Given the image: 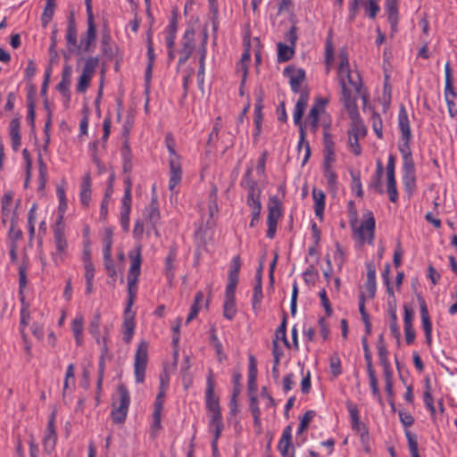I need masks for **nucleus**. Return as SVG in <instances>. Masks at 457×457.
<instances>
[{"instance_id": "1", "label": "nucleus", "mask_w": 457, "mask_h": 457, "mask_svg": "<svg viewBox=\"0 0 457 457\" xmlns=\"http://www.w3.org/2000/svg\"><path fill=\"white\" fill-rule=\"evenodd\" d=\"M309 100V93L306 89H303L299 96V98L295 104V111H294V122L299 128L300 138L298 142V152L300 153L303 148H304V156L303 159V165H304L311 156V147L309 142L305 140V130L304 125L302 122V118L303 116L304 111L307 107Z\"/></svg>"}, {"instance_id": "2", "label": "nucleus", "mask_w": 457, "mask_h": 457, "mask_svg": "<svg viewBox=\"0 0 457 457\" xmlns=\"http://www.w3.org/2000/svg\"><path fill=\"white\" fill-rule=\"evenodd\" d=\"M118 397L112 396L111 416L115 424H122L126 420L129 407L130 404L129 392L124 384H120L117 387Z\"/></svg>"}, {"instance_id": "3", "label": "nucleus", "mask_w": 457, "mask_h": 457, "mask_svg": "<svg viewBox=\"0 0 457 457\" xmlns=\"http://www.w3.org/2000/svg\"><path fill=\"white\" fill-rule=\"evenodd\" d=\"M215 381L212 370H209L206 378L205 403L208 412L209 421L221 420V411L219 403V397L215 395Z\"/></svg>"}, {"instance_id": "4", "label": "nucleus", "mask_w": 457, "mask_h": 457, "mask_svg": "<svg viewBox=\"0 0 457 457\" xmlns=\"http://www.w3.org/2000/svg\"><path fill=\"white\" fill-rule=\"evenodd\" d=\"M148 362V344L141 341L135 354L134 373L137 383L145 381V370Z\"/></svg>"}, {"instance_id": "5", "label": "nucleus", "mask_w": 457, "mask_h": 457, "mask_svg": "<svg viewBox=\"0 0 457 457\" xmlns=\"http://www.w3.org/2000/svg\"><path fill=\"white\" fill-rule=\"evenodd\" d=\"M267 217V237L272 239L275 237L278 226V220L281 216V203L277 196H271L268 204Z\"/></svg>"}, {"instance_id": "6", "label": "nucleus", "mask_w": 457, "mask_h": 457, "mask_svg": "<svg viewBox=\"0 0 457 457\" xmlns=\"http://www.w3.org/2000/svg\"><path fill=\"white\" fill-rule=\"evenodd\" d=\"M195 30L193 28H188L184 32V35L180 41L179 58L178 61L179 66H181L187 62L190 58L193 51L195 49Z\"/></svg>"}, {"instance_id": "7", "label": "nucleus", "mask_w": 457, "mask_h": 457, "mask_svg": "<svg viewBox=\"0 0 457 457\" xmlns=\"http://www.w3.org/2000/svg\"><path fill=\"white\" fill-rule=\"evenodd\" d=\"M99 60L97 57H89L83 67L82 73L79 79L77 85V91L84 93L89 87L91 79L98 65Z\"/></svg>"}, {"instance_id": "8", "label": "nucleus", "mask_w": 457, "mask_h": 457, "mask_svg": "<svg viewBox=\"0 0 457 457\" xmlns=\"http://www.w3.org/2000/svg\"><path fill=\"white\" fill-rule=\"evenodd\" d=\"M339 83L342 87V93L344 89L351 91L347 84L352 87L354 90V94L361 95L362 82L360 74L357 71L347 70L345 73H338Z\"/></svg>"}, {"instance_id": "9", "label": "nucleus", "mask_w": 457, "mask_h": 457, "mask_svg": "<svg viewBox=\"0 0 457 457\" xmlns=\"http://www.w3.org/2000/svg\"><path fill=\"white\" fill-rule=\"evenodd\" d=\"M359 96H361L363 103L365 104L367 102V96L364 94L361 93V95H353L352 91H346L345 89H344V92L342 94L341 99L344 103L345 108L346 109L349 114L351 120L356 121L358 119H361L358 112V106L356 104V99Z\"/></svg>"}, {"instance_id": "10", "label": "nucleus", "mask_w": 457, "mask_h": 457, "mask_svg": "<svg viewBox=\"0 0 457 457\" xmlns=\"http://www.w3.org/2000/svg\"><path fill=\"white\" fill-rule=\"evenodd\" d=\"M208 29L204 27L201 33V42L199 45L200 59L197 71V81L200 89L203 88L204 81L205 58L207 54Z\"/></svg>"}, {"instance_id": "11", "label": "nucleus", "mask_w": 457, "mask_h": 457, "mask_svg": "<svg viewBox=\"0 0 457 457\" xmlns=\"http://www.w3.org/2000/svg\"><path fill=\"white\" fill-rule=\"evenodd\" d=\"M284 74L289 78V83L290 87L293 92L299 93L301 95V92L303 89H300V87L302 83L305 79V71L303 69H296L294 66H287L284 70Z\"/></svg>"}, {"instance_id": "12", "label": "nucleus", "mask_w": 457, "mask_h": 457, "mask_svg": "<svg viewBox=\"0 0 457 457\" xmlns=\"http://www.w3.org/2000/svg\"><path fill=\"white\" fill-rule=\"evenodd\" d=\"M375 219L371 212L368 213L366 220L356 229L355 234L359 237L361 243L366 240L371 242L374 238Z\"/></svg>"}, {"instance_id": "13", "label": "nucleus", "mask_w": 457, "mask_h": 457, "mask_svg": "<svg viewBox=\"0 0 457 457\" xmlns=\"http://www.w3.org/2000/svg\"><path fill=\"white\" fill-rule=\"evenodd\" d=\"M278 450L282 457H295V447L292 445V428L287 426L283 430L278 445Z\"/></svg>"}, {"instance_id": "14", "label": "nucleus", "mask_w": 457, "mask_h": 457, "mask_svg": "<svg viewBox=\"0 0 457 457\" xmlns=\"http://www.w3.org/2000/svg\"><path fill=\"white\" fill-rule=\"evenodd\" d=\"M418 302L420 304L421 323L426 336V342L428 345H431L432 324L430 321L428 310L426 302L421 295H418Z\"/></svg>"}, {"instance_id": "15", "label": "nucleus", "mask_w": 457, "mask_h": 457, "mask_svg": "<svg viewBox=\"0 0 457 457\" xmlns=\"http://www.w3.org/2000/svg\"><path fill=\"white\" fill-rule=\"evenodd\" d=\"M96 37V29L95 21H87V29L86 36L80 39L78 46V53H88L91 51V46L95 43Z\"/></svg>"}, {"instance_id": "16", "label": "nucleus", "mask_w": 457, "mask_h": 457, "mask_svg": "<svg viewBox=\"0 0 457 457\" xmlns=\"http://www.w3.org/2000/svg\"><path fill=\"white\" fill-rule=\"evenodd\" d=\"M170 165V180H169V189L172 191L176 186H178L182 178V169L180 158L177 159H169Z\"/></svg>"}, {"instance_id": "17", "label": "nucleus", "mask_w": 457, "mask_h": 457, "mask_svg": "<svg viewBox=\"0 0 457 457\" xmlns=\"http://www.w3.org/2000/svg\"><path fill=\"white\" fill-rule=\"evenodd\" d=\"M327 101L324 99H319L317 103L311 108L310 112L306 118L304 128L308 125L311 130L315 133L319 126V113L320 109L324 107Z\"/></svg>"}, {"instance_id": "18", "label": "nucleus", "mask_w": 457, "mask_h": 457, "mask_svg": "<svg viewBox=\"0 0 457 457\" xmlns=\"http://www.w3.org/2000/svg\"><path fill=\"white\" fill-rule=\"evenodd\" d=\"M66 41L68 49L70 52L78 51V40H77V26L74 19V15L71 12L68 19Z\"/></svg>"}, {"instance_id": "19", "label": "nucleus", "mask_w": 457, "mask_h": 457, "mask_svg": "<svg viewBox=\"0 0 457 457\" xmlns=\"http://www.w3.org/2000/svg\"><path fill=\"white\" fill-rule=\"evenodd\" d=\"M143 215L151 227L155 229L161 219L158 202L155 198H153L149 205L145 208Z\"/></svg>"}, {"instance_id": "20", "label": "nucleus", "mask_w": 457, "mask_h": 457, "mask_svg": "<svg viewBox=\"0 0 457 457\" xmlns=\"http://www.w3.org/2000/svg\"><path fill=\"white\" fill-rule=\"evenodd\" d=\"M142 246L139 245L136 246L134 249L129 252V258L130 259L131 264L129 270L128 276H136L139 277L140 275V267L142 263Z\"/></svg>"}, {"instance_id": "21", "label": "nucleus", "mask_w": 457, "mask_h": 457, "mask_svg": "<svg viewBox=\"0 0 457 457\" xmlns=\"http://www.w3.org/2000/svg\"><path fill=\"white\" fill-rule=\"evenodd\" d=\"M135 327L134 314L130 313V311L128 313L125 312V318L122 323L123 340L125 343H130L135 332Z\"/></svg>"}, {"instance_id": "22", "label": "nucleus", "mask_w": 457, "mask_h": 457, "mask_svg": "<svg viewBox=\"0 0 457 457\" xmlns=\"http://www.w3.org/2000/svg\"><path fill=\"white\" fill-rule=\"evenodd\" d=\"M20 127L21 121L19 118H14L10 122V137L12 141V147L14 151H18L21 144V138L20 134Z\"/></svg>"}, {"instance_id": "23", "label": "nucleus", "mask_w": 457, "mask_h": 457, "mask_svg": "<svg viewBox=\"0 0 457 457\" xmlns=\"http://www.w3.org/2000/svg\"><path fill=\"white\" fill-rule=\"evenodd\" d=\"M163 396H164V390L162 388L159 394L156 396L155 402H154V409L153 413V428L154 429H159L161 428V417H162V411L163 408Z\"/></svg>"}, {"instance_id": "24", "label": "nucleus", "mask_w": 457, "mask_h": 457, "mask_svg": "<svg viewBox=\"0 0 457 457\" xmlns=\"http://www.w3.org/2000/svg\"><path fill=\"white\" fill-rule=\"evenodd\" d=\"M367 280L365 287L369 293L370 298H374L376 294V268L373 263H367Z\"/></svg>"}, {"instance_id": "25", "label": "nucleus", "mask_w": 457, "mask_h": 457, "mask_svg": "<svg viewBox=\"0 0 457 457\" xmlns=\"http://www.w3.org/2000/svg\"><path fill=\"white\" fill-rule=\"evenodd\" d=\"M398 124L399 128L402 133V138H411V126L410 121L408 118L407 112L403 106L401 107L399 115H398Z\"/></svg>"}, {"instance_id": "26", "label": "nucleus", "mask_w": 457, "mask_h": 457, "mask_svg": "<svg viewBox=\"0 0 457 457\" xmlns=\"http://www.w3.org/2000/svg\"><path fill=\"white\" fill-rule=\"evenodd\" d=\"M312 195L314 201L315 215L321 219L325 209V193L322 190L313 188Z\"/></svg>"}, {"instance_id": "27", "label": "nucleus", "mask_w": 457, "mask_h": 457, "mask_svg": "<svg viewBox=\"0 0 457 457\" xmlns=\"http://www.w3.org/2000/svg\"><path fill=\"white\" fill-rule=\"evenodd\" d=\"M104 330H105V334L103 337L102 354L100 357L99 370H98V379H97V389L98 390L102 389V383H103V379H104V365H105L104 356L108 351L107 337H108L109 330L106 327L104 328Z\"/></svg>"}, {"instance_id": "28", "label": "nucleus", "mask_w": 457, "mask_h": 457, "mask_svg": "<svg viewBox=\"0 0 457 457\" xmlns=\"http://www.w3.org/2000/svg\"><path fill=\"white\" fill-rule=\"evenodd\" d=\"M80 187V201L84 206H87L91 199V177L89 173L83 177Z\"/></svg>"}, {"instance_id": "29", "label": "nucleus", "mask_w": 457, "mask_h": 457, "mask_svg": "<svg viewBox=\"0 0 457 457\" xmlns=\"http://www.w3.org/2000/svg\"><path fill=\"white\" fill-rule=\"evenodd\" d=\"M398 0H386V12L388 15V21L391 25V29L393 31L396 30L397 23H398Z\"/></svg>"}, {"instance_id": "30", "label": "nucleus", "mask_w": 457, "mask_h": 457, "mask_svg": "<svg viewBox=\"0 0 457 457\" xmlns=\"http://www.w3.org/2000/svg\"><path fill=\"white\" fill-rule=\"evenodd\" d=\"M84 318L81 314L76 316L71 322V330L73 332L76 344L81 345L83 343Z\"/></svg>"}, {"instance_id": "31", "label": "nucleus", "mask_w": 457, "mask_h": 457, "mask_svg": "<svg viewBox=\"0 0 457 457\" xmlns=\"http://www.w3.org/2000/svg\"><path fill=\"white\" fill-rule=\"evenodd\" d=\"M137 281L138 277L136 276H128V302L126 307V312L128 313L134 304V301L136 298L137 291Z\"/></svg>"}, {"instance_id": "32", "label": "nucleus", "mask_w": 457, "mask_h": 457, "mask_svg": "<svg viewBox=\"0 0 457 457\" xmlns=\"http://www.w3.org/2000/svg\"><path fill=\"white\" fill-rule=\"evenodd\" d=\"M100 322H101V315L99 312H96L94 315L93 320L90 322L88 330L89 333L96 338V343L103 346V337H100Z\"/></svg>"}, {"instance_id": "33", "label": "nucleus", "mask_w": 457, "mask_h": 457, "mask_svg": "<svg viewBox=\"0 0 457 457\" xmlns=\"http://www.w3.org/2000/svg\"><path fill=\"white\" fill-rule=\"evenodd\" d=\"M176 249L171 247L165 260V273L170 281L174 278V262L176 261Z\"/></svg>"}, {"instance_id": "34", "label": "nucleus", "mask_w": 457, "mask_h": 457, "mask_svg": "<svg viewBox=\"0 0 457 457\" xmlns=\"http://www.w3.org/2000/svg\"><path fill=\"white\" fill-rule=\"evenodd\" d=\"M294 47L293 46H287L282 42L278 44V61L279 62H284L289 61L294 54Z\"/></svg>"}, {"instance_id": "35", "label": "nucleus", "mask_w": 457, "mask_h": 457, "mask_svg": "<svg viewBox=\"0 0 457 457\" xmlns=\"http://www.w3.org/2000/svg\"><path fill=\"white\" fill-rule=\"evenodd\" d=\"M369 379H370V386L371 387V391L373 395L378 399V401L383 404L381 394L378 388V380L376 376V371L374 368L367 369Z\"/></svg>"}, {"instance_id": "36", "label": "nucleus", "mask_w": 457, "mask_h": 457, "mask_svg": "<svg viewBox=\"0 0 457 457\" xmlns=\"http://www.w3.org/2000/svg\"><path fill=\"white\" fill-rule=\"evenodd\" d=\"M54 239L56 250L62 253L67 248V241L64 237V231L62 228L57 227L54 229Z\"/></svg>"}, {"instance_id": "37", "label": "nucleus", "mask_w": 457, "mask_h": 457, "mask_svg": "<svg viewBox=\"0 0 457 457\" xmlns=\"http://www.w3.org/2000/svg\"><path fill=\"white\" fill-rule=\"evenodd\" d=\"M389 314V328L392 335L397 339H400L401 332L397 325V315L395 307H390L388 310Z\"/></svg>"}, {"instance_id": "38", "label": "nucleus", "mask_w": 457, "mask_h": 457, "mask_svg": "<svg viewBox=\"0 0 457 457\" xmlns=\"http://www.w3.org/2000/svg\"><path fill=\"white\" fill-rule=\"evenodd\" d=\"M203 299H204L203 292L198 291L195 295L194 303L191 306L190 312L186 320L187 324H188L191 320H193L198 315V312L200 311L199 305H200V303H202Z\"/></svg>"}, {"instance_id": "39", "label": "nucleus", "mask_w": 457, "mask_h": 457, "mask_svg": "<svg viewBox=\"0 0 457 457\" xmlns=\"http://www.w3.org/2000/svg\"><path fill=\"white\" fill-rule=\"evenodd\" d=\"M203 299H204L203 292L198 291L195 295L194 303L191 306L190 312L186 320L187 324H188L191 320H193L198 315V312L200 311L199 305H200V303H202Z\"/></svg>"}, {"instance_id": "40", "label": "nucleus", "mask_w": 457, "mask_h": 457, "mask_svg": "<svg viewBox=\"0 0 457 457\" xmlns=\"http://www.w3.org/2000/svg\"><path fill=\"white\" fill-rule=\"evenodd\" d=\"M57 440L56 433L46 432L43 438L44 450L46 453L50 454L55 448Z\"/></svg>"}, {"instance_id": "41", "label": "nucleus", "mask_w": 457, "mask_h": 457, "mask_svg": "<svg viewBox=\"0 0 457 457\" xmlns=\"http://www.w3.org/2000/svg\"><path fill=\"white\" fill-rule=\"evenodd\" d=\"M237 313L236 299L225 298L223 304V316L231 320Z\"/></svg>"}, {"instance_id": "42", "label": "nucleus", "mask_w": 457, "mask_h": 457, "mask_svg": "<svg viewBox=\"0 0 457 457\" xmlns=\"http://www.w3.org/2000/svg\"><path fill=\"white\" fill-rule=\"evenodd\" d=\"M367 133L365 126L362 124L361 119L356 121L352 120V129L349 130L348 135L356 138L364 137Z\"/></svg>"}, {"instance_id": "43", "label": "nucleus", "mask_w": 457, "mask_h": 457, "mask_svg": "<svg viewBox=\"0 0 457 457\" xmlns=\"http://www.w3.org/2000/svg\"><path fill=\"white\" fill-rule=\"evenodd\" d=\"M247 189V204L248 206L262 205L261 204V190L257 188V186H253Z\"/></svg>"}, {"instance_id": "44", "label": "nucleus", "mask_w": 457, "mask_h": 457, "mask_svg": "<svg viewBox=\"0 0 457 457\" xmlns=\"http://www.w3.org/2000/svg\"><path fill=\"white\" fill-rule=\"evenodd\" d=\"M84 263H85V278L86 281H94L95 277V266L90 259L88 252L85 251L84 253Z\"/></svg>"}, {"instance_id": "45", "label": "nucleus", "mask_w": 457, "mask_h": 457, "mask_svg": "<svg viewBox=\"0 0 457 457\" xmlns=\"http://www.w3.org/2000/svg\"><path fill=\"white\" fill-rule=\"evenodd\" d=\"M122 157H123V171L126 173H129L132 170V162L130 157V149L129 146L128 140L124 142L123 149H122Z\"/></svg>"}, {"instance_id": "46", "label": "nucleus", "mask_w": 457, "mask_h": 457, "mask_svg": "<svg viewBox=\"0 0 457 457\" xmlns=\"http://www.w3.org/2000/svg\"><path fill=\"white\" fill-rule=\"evenodd\" d=\"M217 193L218 189L216 186L212 187V190L210 192L209 195V214L211 217H212L215 213L218 212V204H217Z\"/></svg>"}, {"instance_id": "47", "label": "nucleus", "mask_w": 457, "mask_h": 457, "mask_svg": "<svg viewBox=\"0 0 457 457\" xmlns=\"http://www.w3.org/2000/svg\"><path fill=\"white\" fill-rule=\"evenodd\" d=\"M286 330H287V315L284 314L281 324L277 328L275 337L276 338L274 340H282L286 346L289 347V342L287 339L286 336Z\"/></svg>"}, {"instance_id": "48", "label": "nucleus", "mask_w": 457, "mask_h": 457, "mask_svg": "<svg viewBox=\"0 0 457 457\" xmlns=\"http://www.w3.org/2000/svg\"><path fill=\"white\" fill-rule=\"evenodd\" d=\"M405 436L408 440L409 450H410L411 457H420L419 454L418 442L416 439V436L413 435L410 431H406Z\"/></svg>"}, {"instance_id": "49", "label": "nucleus", "mask_w": 457, "mask_h": 457, "mask_svg": "<svg viewBox=\"0 0 457 457\" xmlns=\"http://www.w3.org/2000/svg\"><path fill=\"white\" fill-rule=\"evenodd\" d=\"M339 65L338 73H345L349 69L348 54L345 48L339 50L338 53Z\"/></svg>"}, {"instance_id": "50", "label": "nucleus", "mask_w": 457, "mask_h": 457, "mask_svg": "<svg viewBox=\"0 0 457 457\" xmlns=\"http://www.w3.org/2000/svg\"><path fill=\"white\" fill-rule=\"evenodd\" d=\"M387 193L390 201L392 203H395L398 198V194L396 190V181L395 176L387 177Z\"/></svg>"}, {"instance_id": "51", "label": "nucleus", "mask_w": 457, "mask_h": 457, "mask_svg": "<svg viewBox=\"0 0 457 457\" xmlns=\"http://www.w3.org/2000/svg\"><path fill=\"white\" fill-rule=\"evenodd\" d=\"M256 284L253 287V307L255 308L256 305L260 304L262 298V278L260 276H256Z\"/></svg>"}, {"instance_id": "52", "label": "nucleus", "mask_w": 457, "mask_h": 457, "mask_svg": "<svg viewBox=\"0 0 457 457\" xmlns=\"http://www.w3.org/2000/svg\"><path fill=\"white\" fill-rule=\"evenodd\" d=\"M208 428L213 435V437H215V439H219L224 428L222 419L215 421H209Z\"/></svg>"}, {"instance_id": "53", "label": "nucleus", "mask_w": 457, "mask_h": 457, "mask_svg": "<svg viewBox=\"0 0 457 457\" xmlns=\"http://www.w3.org/2000/svg\"><path fill=\"white\" fill-rule=\"evenodd\" d=\"M38 172H39V189H44L46 183V175H47V169L46 165L45 164L43 159L41 157L38 158Z\"/></svg>"}, {"instance_id": "54", "label": "nucleus", "mask_w": 457, "mask_h": 457, "mask_svg": "<svg viewBox=\"0 0 457 457\" xmlns=\"http://www.w3.org/2000/svg\"><path fill=\"white\" fill-rule=\"evenodd\" d=\"M165 144L168 149V152L170 154L169 159H177L180 158V156L177 154L175 150V140L173 138V136L170 133H167L165 137Z\"/></svg>"}, {"instance_id": "55", "label": "nucleus", "mask_w": 457, "mask_h": 457, "mask_svg": "<svg viewBox=\"0 0 457 457\" xmlns=\"http://www.w3.org/2000/svg\"><path fill=\"white\" fill-rule=\"evenodd\" d=\"M324 177L327 179L328 185L330 187H335L337 183V174L332 166H323Z\"/></svg>"}, {"instance_id": "56", "label": "nucleus", "mask_w": 457, "mask_h": 457, "mask_svg": "<svg viewBox=\"0 0 457 457\" xmlns=\"http://www.w3.org/2000/svg\"><path fill=\"white\" fill-rule=\"evenodd\" d=\"M104 255L106 256V258L109 257L110 254H112V231L111 228H106L105 230V236L104 237Z\"/></svg>"}, {"instance_id": "57", "label": "nucleus", "mask_w": 457, "mask_h": 457, "mask_svg": "<svg viewBox=\"0 0 457 457\" xmlns=\"http://www.w3.org/2000/svg\"><path fill=\"white\" fill-rule=\"evenodd\" d=\"M56 46H57V30L54 29L52 31L51 44H50V46H49V55H50V62H54L57 59V57H58V53H57V50H56Z\"/></svg>"}, {"instance_id": "58", "label": "nucleus", "mask_w": 457, "mask_h": 457, "mask_svg": "<svg viewBox=\"0 0 457 457\" xmlns=\"http://www.w3.org/2000/svg\"><path fill=\"white\" fill-rule=\"evenodd\" d=\"M240 267H241L240 257L238 255H237L232 260L229 272H228V278L238 279Z\"/></svg>"}, {"instance_id": "59", "label": "nucleus", "mask_w": 457, "mask_h": 457, "mask_svg": "<svg viewBox=\"0 0 457 457\" xmlns=\"http://www.w3.org/2000/svg\"><path fill=\"white\" fill-rule=\"evenodd\" d=\"M329 366L331 373L334 377H337L338 375L341 374V361L337 353L333 354L330 357Z\"/></svg>"}, {"instance_id": "60", "label": "nucleus", "mask_w": 457, "mask_h": 457, "mask_svg": "<svg viewBox=\"0 0 457 457\" xmlns=\"http://www.w3.org/2000/svg\"><path fill=\"white\" fill-rule=\"evenodd\" d=\"M361 345L364 352V359L366 361L367 369L373 368L372 364V354L370 349L369 347L368 340L366 337H363L361 339Z\"/></svg>"}, {"instance_id": "61", "label": "nucleus", "mask_w": 457, "mask_h": 457, "mask_svg": "<svg viewBox=\"0 0 457 457\" xmlns=\"http://www.w3.org/2000/svg\"><path fill=\"white\" fill-rule=\"evenodd\" d=\"M352 187L353 189L356 190V195L362 197L363 191L361 187V181L359 173L351 172Z\"/></svg>"}, {"instance_id": "62", "label": "nucleus", "mask_w": 457, "mask_h": 457, "mask_svg": "<svg viewBox=\"0 0 457 457\" xmlns=\"http://www.w3.org/2000/svg\"><path fill=\"white\" fill-rule=\"evenodd\" d=\"M404 316H403V324L405 327H412V321L414 318V312L411 306L408 304L403 305Z\"/></svg>"}, {"instance_id": "63", "label": "nucleus", "mask_w": 457, "mask_h": 457, "mask_svg": "<svg viewBox=\"0 0 457 457\" xmlns=\"http://www.w3.org/2000/svg\"><path fill=\"white\" fill-rule=\"evenodd\" d=\"M228 283L226 287L225 298L235 299L236 288L238 283V279L228 278Z\"/></svg>"}, {"instance_id": "64", "label": "nucleus", "mask_w": 457, "mask_h": 457, "mask_svg": "<svg viewBox=\"0 0 457 457\" xmlns=\"http://www.w3.org/2000/svg\"><path fill=\"white\" fill-rule=\"evenodd\" d=\"M54 6H48V5L45 6V9H44V12H43L42 17H41L43 27H46L47 24L51 21V20L53 19V16H54Z\"/></svg>"}]
</instances>
